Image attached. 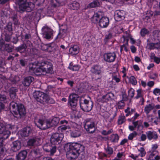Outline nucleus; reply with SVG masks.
<instances>
[{
	"mask_svg": "<svg viewBox=\"0 0 160 160\" xmlns=\"http://www.w3.org/2000/svg\"><path fill=\"white\" fill-rule=\"evenodd\" d=\"M64 148L67 152L66 156L68 159H74L81 154H82L84 147L77 143H68L64 145Z\"/></svg>",
	"mask_w": 160,
	"mask_h": 160,
	"instance_id": "f257e3e1",
	"label": "nucleus"
},
{
	"mask_svg": "<svg viewBox=\"0 0 160 160\" xmlns=\"http://www.w3.org/2000/svg\"><path fill=\"white\" fill-rule=\"evenodd\" d=\"M59 121V118L57 117L53 118L51 120L40 118L36 120L35 123L40 129L45 130L57 125Z\"/></svg>",
	"mask_w": 160,
	"mask_h": 160,
	"instance_id": "f03ea898",
	"label": "nucleus"
},
{
	"mask_svg": "<svg viewBox=\"0 0 160 160\" xmlns=\"http://www.w3.org/2000/svg\"><path fill=\"white\" fill-rule=\"evenodd\" d=\"M10 106L13 109L12 114L15 117L21 118L25 115L26 110L22 104H18L15 102H12L10 103Z\"/></svg>",
	"mask_w": 160,
	"mask_h": 160,
	"instance_id": "7ed1b4c3",
	"label": "nucleus"
},
{
	"mask_svg": "<svg viewBox=\"0 0 160 160\" xmlns=\"http://www.w3.org/2000/svg\"><path fill=\"white\" fill-rule=\"evenodd\" d=\"M15 3L19 5V11L30 12L34 8V4L32 2H27V0H15Z\"/></svg>",
	"mask_w": 160,
	"mask_h": 160,
	"instance_id": "20e7f679",
	"label": "nucleus"
},
{
	"mask_svg": "<svg viewBox=\"0 0 160 160\" xmlns=\"http://www.w3.org/2000/svg\"><path fill=\"white\" fill-rule=\"evenodd\" d=\"M33 65L34 66L37 65L39 67H42L43 74L51 73L53 72L52 64L49 62L42 61H37Z\"/></svg>",
	"mask_w": 160,
	"mask_h": 160,
	"instance_id": "39448f33",
	"label": "nucleus"
},
{
	"mask_svg": "<svg viewBox=\"0 0 160 160\" xmlns=\"http://www.w3.org/2000/svg\"><path fill=\"white\" fill-rule=\"evenodd\" d=\"M92 74V78L95 80L101 78L102 77V71L100 67L98 65H95L92 66L90 70Z\"/></svg>",
	"mask_w": 160,
	"mask_h": 160,
	"instance_id": "423d86ee",
	"label": "nucleus"
},
{
	"mask_svg": "<svg viewBox=\"0 0 160 160\" xmlns=\"http://www.w3.org/2000/svg\"><path fill=\"white\" fill-rule=\"evenodd\" d=\"M63 137V135L62 133H53L51 137V143L52 144L54 145H58L61 143Z\"/></svg>",
	"mask_w": 160,
	"mask_h": 160,
	"instance_id": "0eeeda50",
	"label": "nucleus"
},
{
	"mask_svg": "<svg viewBox=\"0 0 160 160\" xmlns=\"http://www.w3.org/2000/svg\"><path fill=\"white\" fill-rule=\"evenodd\" d=\"M81 109L83 111L89 112L90 111L93 107V103L91 101H89L85 99L83 102L80 103Z\"/></svg>",
	"mask_w": 160,
	"mask_h": 160,
	"instance_id": "6e6552de",
	"label": "nucleus"
},
{
	"mask_svg": "<svg viewBox=\"0 0 160 160\" xmlns=\"http://www.w3.org/2000/svg\"><path fill=\"white\" fill-rule=\"evenodd\" d=\"M7 123L3 121H0V134L5 138H7L11 134L10 131L6 129Z\"/></svg>",
	"mask_w": 160,
	"mask_h": 160,
	"instance_id": "1a4fd4ad",
	"label": "nucleus"
},
{
	"mask_svg": "<svg viewBox=\"0 0 160 160\" xmlns=\"http://www.w3.org/2000/svg\"><path fill=\"white\" fill-rule=\"evenodd\" d=\"M84 128L89 133H92L95 130V123L90 119H87L85 121Z\"/></svg>",
	"mask_w": 160,
	"mask_h": 160,
	"instance_id": "9d476101",
	"label": "nucleus"
},
{
	"mask_svg": "<svg viewBox=\"0 0 160 160\" xmlns=\"http://www.w3.org/2000/svg\"><path fill=\"white\" fill-rule=\"evenodd\" d=\"M44 37L47 39L52 38V31L47 26H44L42 29Z\"/></svg>",
	"mask_w": 160,
	"mask_h": 160,
	"instance_id": "9b49d317",
	"label": "nucleus"
},
{
	"mask_svg": "<svg viewBox=\"0 0 160 160\" xmlns=\"http://www.w3.org/2000/svg\"><path fill=\"white\" fill-rule=\"evenodd\" d=\"M104 60L108 62H114L116 58V55L114 52L105 53L103 55Z\"/></svg>",
	"mask_w": 160,
	"mask_h": 160,
	"instance_id": "f8f14e48",
	"label": "nucleus"
},
{
	"mask_svg": "<svg viewBox=\"0 0 160 160\" xmlns=\"http://www.w3.org/2000/svg\"><path fill=\"white\" fill-rule=\"evenodd\" d=\"M37 61L33 63L30 64L29 65V67L31 70H33L34 72L37 75H39L40 74H43V68L41 67H39L36 65L34 66V64Z\"/></svg>",
	"mask_w": 160,
	"mask_h": 160,
	"instance_id": "ddd939ff",
	"label": "nucleus"
},
{
	"mask_svg": "<svg viewBox=\"0 0 160 160\" xmlns=\"http://www.w3.org/2000/svg\"><path fill=\"white\" fill-rule=\"evenodd\" d=\"M114 95L113 93L109 92L106 94L103 95L101 97H99L98 98V101L102 103L107 102L111 100Z\"/></svg>",
	"mask_w": 160,
	"mask_h": 160,
	"instance_id": "4468645a",
	"label": "nucleus"
},
{
	"mask_svg": "<svg viewBox=\"0 0 160 160\" xmlns=\"http://www.w3.org/2000/svg\"><path fill=\"white\" fill-rule=\"evenodd\" d=\"M114 19L117 21H120L125 18V13L124 11L118 10L115 12Z\"/></svg>",
	"mask_w": 160,
	"mask_h": 160,
	"instance_id": "2eb2a0df",
	"label": "nucleus"
},
{
	"mask_svg": "<svg viewBox=\"0 0 160 160\" xmlns=\"http://www.w3.org/2000/svg\"><path fill=\"white\" fill-rule=\"evenodd\" d=\"M32 132V129L30 127H27L19 132L22 137H27L31 134Z\"/></svg>",
	"mask_w": 160,
	"mask_h": 160,
	"instance_id": "dca6fc26",
	"label": "nucleus"
},
{
	"mask_svg": "<svg viewBox=\"0 0 160 160\" xmlns=\"http://www.w3.org/2000/svg\"><path fill=\"white\" fill-rule=\"evenodd\" d=\"M109 22V19L108 18L102 17L99 20V25L101 28H105L108 26Z\"/></svg>",
	"mask_w": 160,
	"mask_h": 160,
	"instance_id": "f3484780",
	"label": "nucleus"
},
{
	"mask_svg": "<svg viewBox=\"0 0 160 160\" xmlns=\"http://www.w3.org/2000/svg\"><path fill=\"white\" fill-rule=\"evenodd\" d=\"M146 134L148 139L151 140L152 139L156 140L158 138L157 133L154 131H148L146 132Z\"/></svg>",
	"mask_w": 160,
	"mask_h": 160,
	"instance_id": "a211bd4d",
	"label": "nucleus"
},
{
	"mask_svg": "<svg viewBox=\"0 0 160 160\" xmlns=\"http://www.w3.org/2000/svg\"><path fill=\"white\" fill-rule=\"evenodd\" d=\"M34 80V78L31 76L25 77L22 81V84L25 87H28Z\"/></svg>",
	"mask_w": 160,
	"mask_h": 160,
	"instance_id": "6ab92c4d",
	"label": "nucleus"
},
{
	"mask_svg": "<svg viewBox=\"0 0 160 160\" xmlns=\"http://www.w3.org/2000/svg\"><path fill=\"white\" fill-rule=\"evenodd\" d=\"M21 147V142L18 141H16L13 142L11 149L13 152H17L20 149Z\"/></svg>",
	"mask_w": 160,
	"mask_h": 160,
	"instance_id": "aec40b11",
	"label": "nucleus"
},
{
	"mask_svg": "<svg viewBox=\"0 0 160 160\" xmlns=\"http://www.w3.org/2000/svg\"><path fill=\"white\" fill-rule=\"evenodd\" d=\"M47 49L49 52L54 53L58 49V46L54 43H52L47 46Z\"/></svg>",
	"mask_w": 160,
	"mask_h": 160,
	"instance_id": "412c9836",
	"label": "nucleus"
},
{
	"mask_svg": "<svg viewBox=\"0 0 160 160\" xmlns=\"http://www.w3.org/2000/svg\"><path fill=\"white\" fill-rule=\"evenodd\" d=\"M81 127L78 126V128H75L71 133V136L72 137L76 138L79 137L81 134Z\"/></svg>",
	"mask_w": 160,
	"mask_h": 160,
	"instance_id": "4be33fe9",
	"label": "nucleus"
},
{
	"mask_svg": "<svg viewBox=\"0 0 160 160\" xmlns=\"http://www.w3.org/2000/svg\"><path fill=\"white\" fill-rule=\"evenodd\" d=\"M79 48L76 45L71 47L69 50V53L72 55L78 54L79 52Z\"/></svg>",
	"mask_w": 160,
	"mask_h": 160,
	"instance_id": "5701e85b",
	"label": "nucleus"
},
{
	"mask_svg": "<svg viewBox=\"0 0 160 160\" xmlns=\"http://www.w3.org/2000/svg\"><path fill=\"white\" fill-rule=\"evenodd\" d=\"M154 108V104H149L146 105L144 109V111L147 115V117L148 118L149 116L148 114Z\"/></svg>",
	"mask_w": 160,
	"mask_h": 160,
	"instance_id": "b1692460",
	"label": "nucleus"
},
{
	"mask_svg": "<svg viewBox=\"0 0 160 160\" xmlns=\"http://www.w3.org/2000/svg\"><path fill=\"white\" fill-rule=\"evenodd\" d=\"M147 48L150 50L160 49V43H149L147 45Z\"/></svg>",
	"mask_w": 160,
	"mask_h": 160,
	"instance_id": "393cba45",
	"label": "nucleus"
},
{
	"mask_svg": "<svg viewBox=\"0 0 160 160\" xmlns=\"http://www.w3.org/2000/svg\"><path fill=\"white\" fill-rule=\"evenodd\" d=\"M27 155V152L24 150L20 152L16 156L18 160H24L26 158Z\"/></svg>",
	"mask_w": 160,
	"mask_h": 160,
	"instance_id": "a878e982",
	"label": "nucleus"
},
{
	"mask_svg": "<svg viewBox=\"0 0 160 160\" xmlns=\"http://www.w3.org/2000/svg\"><path fill=\"white\" fill-rule=\"evenodd\" d=\"M27 48L26 45L23 43L20 45L19 46L16 47L15 50L18 52H19L21 53H22L26 51Z\"/></svg>",
	"mask_w": 160,
	"mask_h": 160,
	"instance_id": "bb28decb",
	"label": "nucleus"
},
{
	"mask_svg": "<svg viewBox=\"0 0 160 160\" xmlns=\"http://www.w3.org/2000/svg\"><path fill=\"white\" fill-rule=\"evenodd\" d=\"M81 66L78 65H73L72 62L70 63L68 68L74 71H78L80 69Z\"/></svg>",
	"mask_w": 160,
	"mask_h": 160,
	"instance_id": "cd10ccee",
	"label": "nucleus"
},
{
	"mask_svg": "<svg viewBox=\"0 0 160 160\" xmlns=\"http://www.w3.org/2000/svg\"><path fill=\"white\" fill-rule=\"evenodd\" d=\"M100 20V14L99 12L95 13L91 18V20L92 22L97 23Z\"/></svg>",
	"mask_w": 160,
	"mask_h": 160,
	"instance_id": "c85d7f7f",
	"label": "nucleus"
},
{
	"mask_svg": "<svg viewBox=\"0 0 160 160\" xmlns=\"http://www.w3.org/2000/svg\"><path fill=\"white\" fill-rule=\"evenodd\" d=\"M110 138V140L112 142H116L119 140V136L117 134H113L111 135Z\"/></svg>",
	"mask_w": 160,
	"mask_h": 160,
	"instance_id": "c756f323",
	"label": "nucleus"
},
{
	"mask_svg": "<svg viewBox=\"0 0 160 160\" xmlns=\"http://www.w3.org/2000/svg\"><path fill=\"white\" fill-rule=\"evenodd\" d=\"M79 4L77 2L74 1L70 5V7L72 10H77L79 8Z\"/></svg>",
	"mask_w": 160,
	"mask_h": 160,
	"instance_id": "7c9ffc66",
	"label": "nucleus"
},
{
	"mask_svg": "<svg viewBox=\"0 0 160 160\" xmlns=\"http://www.w3.org/2000/svg\"><path fill=\"white\" fill-rule=\"evenodd\" d=\"M100 5V3L97 0L93 1L88 5V7L90 8H93L98 7Z\"/></svg>",
	"mask_w": 160,
	"mask_h": 160,
	"instance_id": "2f4dec72",
	"label": "nucleus"
},
{
	"mask_svg": "<svg viewBox=\"0 0 160 160\" xmlns=\"http://www.w3.org/2000/svg\"><path fill=\"white\" fill-rule=\"evenodd\" d=\"M137 94L135 98L138 99L139 98L143 97V92L141 89H138L136 91Z\"/></svg>",
	"mask_w": 160,
	"mask_h": 160,
	"instance_id": "473e14b6",
	"label": "nucleus"
},
{
	"mask_svg": "<svg viewBox=\"0 0 160 160\" xmlns=\"http://www.w3.org/2000/svg\"><path fill=\"white\" fill-rule=\"evenodd\" d=\"M43 94V92L39 91H35L33 93V96L38 101V99L41 98V97Z\"/></svg>",
	"mask_w": 160,
	"mask_h": 160,
	"instance_id": "72a5a7b5",
	"label": "nucleus"
},
{
	"mask_svg": "<svg viewBox=\"0 0 160 160\" xmlns=\"http://www.w3.org/2000/svg\"><path fill=\"white\" fill-rule=\"evenodd\" d=\"M126 121L125 117L123 115H121L120 116L118 120V124L121 125L124 123Z\"/></svg>",
	"mask_w": 160,
	"mask_h": 160,
	"instance_id": "f704fd0d",
	"label": "nucleus"
},
{
	"mask_svg": "<svg viewBox=\"0 0 160 160\" xmlns=\"http://www.w3.org/2000/svg\"><path fill=\"white\" fill-rule=\"evenodd\" d=\"M125 112L126 113V116L128 117L134 113L135 112V110L134 109H132L130 110V108L128 107L125 110Z\"/></svg>",
	"mask_w": 160,
	"mask_h": 160,
	"instance_id": "c9c22d12",
	"label": "nucleus"
},
{
	"mask_svg": "<svg viewBox=\"0 0 160 160\" xmlns=\"http://www.w3.org/2000/svg\"><path fill=\"white\" fill-rule=\"evenodd\" d=\"M7 32H11L12 30V23L11 22H8L5 28Z\"/></svg>",
	"mask_w": 160,
	"mask_h": 160,
	"instance_id": "e433bc0d",
	"label": "nucleus"
},
{
	"mask_svg": "<svg viewBox=\"0 0 160 160\" xmlns=\"http://www.w3.org/2000/svg\"><path fill=\"white\" fill-rule=\"evenodd\" d=\"M131 35L127 31L124 33V35L122 36V39H123L124 40H126V42L127 44L128 41V38Z\"/></svg>",
	"mask_w": 160,
	"mask_h": 160,
	"instance_id": "4c0bfd02",
	"label": "nucleus"
},
{
	"mask_svg": "<svg viewBox=\"0 0 160 160\" xmlns=\"http://www.w3.org/2000/svg\"><path fill=\"white\" fill-rule=\"evenodd\" d=\"M17 91V89L14 88H11L10 90V96L11 98H14L16 96L15 92Z\"/></svg>",
	"mask_w": 160,
	"mask_h": 160,
	"instance_id": "58836bf2",
	"label": "nucleus"
},
{
	"mask_svg": "<svg viewBox=\"0 0 160 160\" xmlns=\"http://www.w3.org/2000/svg\"><path fill=\"white\" fill-rule=\"evenodd\" d=\"M13 20V24L15 25H19L20 23L18 22L17 18V16L16 15H14L13 16L11 17Z\"/></svg>",
	"mask_w": 160,
	"mask_h": 160,
	"instance_id": "ea45409f",
	"label": "nucleus"
},
{
	"mask_svg": "<svg viewBox=\"0 0 160 160\" xmlns=\"http://www.w3.org/2000/svg\"><path fill=\"white\" fill-rule=\"evenodd\" d=\"M37 138H33L30 139L28 142V144L29 146H34L35 145Z\"/></svg>",
	"mask_w": 160,
	"mask_h": 160,
	"instance_id": "a19ab883",
	"label": "nucleus"
},
{
	"mask_svg": "<svg viewBox=\"0 0 160 160\" xmlns=\"http://www.w3.org/2000/svg\"><path fill=\"white\" fill-rule=\"evenodd\" d=\"M138 151L140 152L138 155L142 157L145 156L146 152L145 149L143 147H141L139 149H138Z\"/></svg>",
	"mask_w": 160,
	"mask_h": 160,
	"instance_id": "79ce46f5",
	"label": "nucleus"
},
{
	"mask_svg": "<svg viewBox=\"0 0 160 160\" xmlns=\"http://www.w3.org/2000/svg\"><path fill=\"white\" fill-rule=\"evenodd\" d=\"M112 79L117 82H119L120 81V79L118 76V73H114L112 75Z\"/></svg>",
	"mask_w": 160,
	"mask_h": 160,
	"instance_id": "37998d69",
	"label": "nucleus"
},
{
	"mask_svg": "<svg viewBox=\"0 0 160 160\" xmlns=\"http://www.w3.org/2000/svg\"><path fill=\"white\" fill-rule=\"evenodd\" d=\"M55 145L50 148V150L47 149L46 151L47 152H50L51 155H53L56 151V146Z\"/></svg>",
	"mask_w": 160,
	"mask_h": 160,
	"instance_id": "c03bdc74",
	"label": "nucleus"
},
{
	"mask_svg": "<svg viewBox=\"0 0 160 160\" xmlns=\"http://www.w3.org/2000/svg\"><path fill=\"white\" fill-rule=\"evenodd\" d=\"M149 33V31L145 28H143L141 29L140 31V34L141 36H144L145 35L148 34Z\"/></svg>",
	"mask_w": 160,
	"mask_h": 160,
	"instance_id": "a18cd8bd",
	"label": "nucleus"
},
{
	"mask_svg": "<svg viewBox=\"0 0 160 160\" xmlns=\"http://www.w3.org/2000/svg\"><path fill=\"white\" fill-rule=\"evenodd\" d=\"M77 101L72 100H68V103L72 109L73 108L74 109L76 107L77 105Z\"/></svg>",
	"mask_w": 160,
	"mask_h": 160,
	"instance_id": "49530a36",
	"label": "nucleus"
},
{
	"mask_svg": "<svg viewBox=\"0 0 160 160\" xmlns=\"http://www.w3.org/2000/svg\"><path fill=\"white\" fill-rule=\"evenodd\" d=\"M51 5L54 8L59 7L60 5V3L57 0H52Z\"/></svg>",
	"mask_w": 160,
	"mask_h": 160,
	"instance_id": "de8ad7c7",
	"label": "nucleus"
},
{
	"mask_svg": "<svg viewBox=\"0 0 160 160\" xmlns=\"http://www.w3.org/2000/svg\"><path fill=\"white\" fill-rule=\"evenodd\" d=\"M78 97V95L77 94L75 93H72L70 95L69 97V100L77 101V98Z\"/></svg>",
	"mask_w": 160,
	"mask_h": 160,
	"instance_id": "09e8293b",
	"label": "nucleus"
},
{
	"mask_svg": "<svg viewBox=\"0 0 160 160\" xmlns=\"http://www.w3.org/2000/svg\"><path fill=\"white\" fill-rule=\"evenodd\" d=\"M13 47L12 46H10L8 44H5V50L8 52H11L12 51Z\"/></svg>",
	"mask_w": 160,
	"mask_h": 160,
	"instance_id": "8fccbe9b",
	"label": "nucleus"
},
{
	"mask_svg": "<svg viewBox=\"0 0 160 160\" xmlns=\"http://www.w3.org/2000/svg\"><path fill=\"white\" fill-rule=\"evenodd\" d=\"M7 98L6 96L5 95L0 94V102H2L3 103L7 102Z\"/></svg>",
	"mask_w": 160,
	"mask_h": 160,
	"instance_id": "3c124183",
	"label": "nucleus"
},
{
	"mask_svg": "<svg viewBox=\"0 0 160 160\" xmlns=\"http://www.w3.org/2000/svg\"><path fill=\"white\" fill-rule=\"evenodd\" d=\"M129 81L132 85H135L137 84V81L134 76H132L130 77Z\"/></svg>",
	"mask_w": 160,
	"mask_h": 160,
	"instance_id": "603ef678",
	"label": "nucleus"
},
{
	"mask_svg": "<svg viewBox=\"0 0 160 160\" xmlns=\"http://www.w3.org/2000/svg\"><path fill=\"white\" fill-rule=\"evenodd\" d=\"M135 93V90L132 88H130L128 91V95L132 98L133 97Z\"/></svg>",
	"mask_w": 160,
	"mask_h": 160,
	"instance_id": "864d4df0",
	"label": "nucleus"
},
{
	"mask_svg": "<svg viewBox=\"0 0 160 160\" xmlns=\"http://www.w3.org/2000/svg\"><path fill=\"white\" fill-rule=\"evenodd\" d=\"M137 135V133L136 132H134L132 133H130L128 137V140H131L134 137H135Z\"/></svg>",
	"mask_w": 160,
	"mask_h": 160,
	"instance_id": "5fc2aeb1",
	"label": "nucleus"
},
{
	"mask_svg": "<svg viewBox=\"0 0 160 160\" xmlns=\"http://www.w3.org/2000/svg\"><path fill=\"white\" fill-rule=\"evenodd\" d=\"M123 101H124L122 100L118 102L117 105L119 109H122L125 106V104Z\"/></svg>",
	"mask_w": 160,
	"mask_h": 160,
	"instance_id": "6e6d98bb",
	"label": "nucleus"
},
{
	"mask_svg": "<svg viewBox=\"0 0 160 160\" xmlns=\"http://www.w3.org/2000/svg\"><path fill=\"white\" fill-rule=\"evenodd\" d=\"M152 58L153 59L154 62L157 64H158L160 63V57L158 58L156 57L154 54H153V56H152Z\"/></svg>",
	"mask_w": 160,
	"mask_h": 160,
	"instance_id": "4d7b16f0",
	"label": "nucleus"
},
{
	"mask_svg": "<svg viewBox=\"0 0 160 160\" xmlns=\"http://www.w3.org/2000/svg\"><path fill=\"white\" fill-rule=\"evenodd\" d=\"M150 152L151 153V154L149 155V159L148 160H154L153 159V157L158 153L155 152L151 151H150Z\"/></svg>",
	"mask_w": 160,
	"mask_h": 160,
	"instance_id": "13d9d810",
	"label": "nucleus"
},
{
	"mask_svg": "<svg viewBox=\"0 0 160 160\" xmlns=\"http://www.w3.org/2000/svg\"><path fill=\"white\" fill-rule=\"evenodd\" d=\"M106 151L109 154H112L113 152V150L112 148L109 147H108L107 148L105 149Z\"/></svg>",
	"mask_w": 160,
	"mask_h": 160,
	"instance_id": "bf43d9fd",
	"label": "nucleus"
},
{
	"mask_svg": "<svg viewBox=\"0 0 160 160\" xmlns=\"http://www.w3.org/2000/svg\"><path fill=\"white\" fill-rule=\"evenodd\" d=\"M153 93L156 96L160 95V89L158 88L154 89L153 91Z\"/></svg>",
	"mask_w": 160,
	"mask_h": 160,
	"instance_id": "052dcab7",
	"label": "nucleus"
},
{
	"mask_svg": "<svg viewBox=\"0 0 160 160\" xmlns=\"http://www.w3.org/2000/svg\"><path fill=\"white\" fill-rule=\"evenodd\" d=\"M158 147L157 144H154L152 145V149L150 151L155 152L158 153V152L156 150L158 148Z\"/></svg>",
	"mask_w": 160,
	"mask_h": 160,
	"instance_id": "680f3d73",
	"label": "nucleus"
},
{
	"mask_svg": "<svg viewBox=\"0 0 160 160\" xmlns=\"http://www.w3.org/2000/svg\"><path fill=\"white\" fill-rule=\"evenodd\" d=\"M84 38H85V41L88 44L90 43L91 40V38L90 36H88L87 35H85L84 36Z\"/></svg>",
	"mask_w": 160,
	"mask_h": 160,
	"instance_id": "e2e57ef3",
	"label": "nucleus"
},
{
	"mask_svg": "<svg viewBox=\"0 0 160 160\" xmlns=\"http://www.w3.org/2000/svg\"><path fill=\"white\" fill-rule=\"evenodd\" d=\"M132 124H133L135 128H136L137 126H138V125L142 123V122L140 121H132Z\"/></svg>",
	"mask_w": 160,
	"mask_h": 160,
	"instance_id": "0e129e2a",
	"label": "nucleus"
},
{
	"mask_svg": "<svg viewBox=\"0 0 160 160\" xmlns=\"http://www.w3.org/2000/svg\"><path fill=\"white\" fill-rule=\"evenodd\" d=\"M155 34L154 35V37H157V39L159 40L160 39V32L158 31H155Z\"/></svg>",
	"mask_w": 160,
	"mask_h": 160,
	"instance_id": "69168bd1",
	"label": "nucleus"
},
{
	"mask_svg": "<svg viewBox=\"0 0 160 160\" xmlns=\"http://www.w3.org/2000/svg\"><path fill=\"white\" fill-rule=\"evenodd\" d=\"M67 128V126L65 125H63L59 127L58 128V129L59 130H61V131L62 132L63 131L66 130Z\"/></svg>",
	"mask_w": 160,
	"mask_h": 160,
	"instance_id": "338daca9",
	"label": "nucleus"
},
{
	"mask_svg": "<svg viewBox=\"0 0 160 160\" xmlns=\"http://www.w3.org/2000/svg\"><path fill=\"white\" fill-rule=\"evenodd\" d=\"M11 38V37L10 35L8 34H6L5 35V40L7 42H9Z\"/></svg>",
	"mask_w": 160,
	"mask_h": 160,
	"instance_id": "774afa93",
	"label": "nucleus"
}]
</instances>
